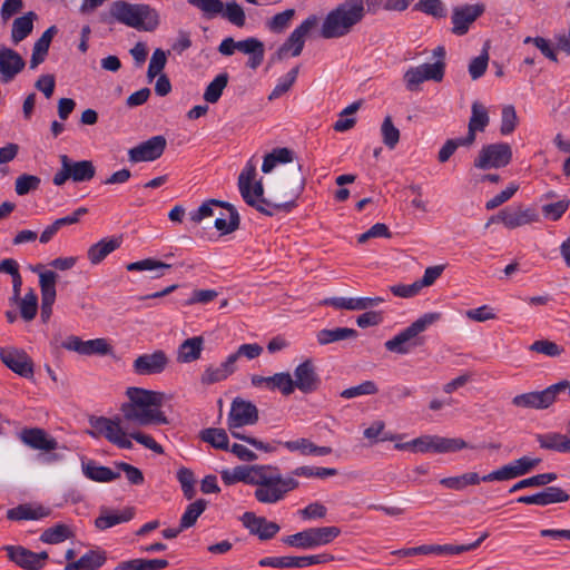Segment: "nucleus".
Returning <instances> with one entry per match:
<instances>
[{
    "label": "nucleus",
    "instance_id": "1",
    "mask_svg": "<svg viewBox=\"0 0 570 570\" xmlns=\"http://www.w3.org/2000/svg\"><path fill=\"white\" fill-rule=\"evenodd\" d=\"M127 402L120 406L124 421L137 426L168 424L169 421L160 410L165 394L157 391L131 386L126 390Z\"/></svg>",
    "mask_w": 570,
    "mask_h": 570
},
{
    "label": "nucleus",
    "instance_id": "2",
    "mask_svg": "<svg viewBox=\"0 0 570 570\" xmlns=\"http://www.w3.org/2000/svg\"><path fill=\"white\" fill-rule=\"evenodd\" d=\"M301 170L302 166L297 164L291 181L287 183L285 179L282 181L283 188H289L288 200L279 199L278 202L271 203L267 199H261V202H256L252 195V181L256 176V168L253 164H247L238 177L240 195L249 206L255 207L259 213L267 216H272L274 214L267 207H273L275 209H289L295 205V200L305 188V178L302 176Z\"/></svg>",
    "mask_w": 570,
    "mask_h": 570
},
{
    "label": "nucleus",
    "instance_id": "3",
    "mask_svg": "<svg viewBox=\"0 0 570 570\" xmlns=\"http://www.w3.org/2000/svg\"><path fill=\"white\" fill-rule=\"evenodd\" d=\"M100 20L106 23H111L115 20L142 31H154L160 23L158 12L149 4L129 3L125 0L114 1L109 7V12L102 13Z\"/></svg>",
    "mask_w": 570,
    "mask_h": 570
},
{
    "label": "nucleus",
    "instance_id": "4",
    "mask_svg": "<svg viewBox=\"0 0 570 570\" xmlns=\"http://www.w3.org/2000/svg\"><path fill=\"white\" fill-rule=\"evenodd\" d=\"M364 0H344L325 17L321 36L324 39L342 38L365 17Z\"/></svg>",
    "mask_w": 570,
    "mask_h": 570
},
{
    "label": "nucleus",
    "instance_id": "5",
    "mask_svg": "<svg viewBox=\"0 0 570 570\" xmlns=\"http://www.w3.org/2000/svg\"><path fill=\"white\" fill-rule=\"evenodd\" d=\"M440 318V313H425L393 338L386 341L384 344L385 348L393 353L407 354L413 348L422 346L424 338L420 334Z\"/></svg>",
    "mask_w": 570,
    "mask_h": 570
},
{
    "label": "nucleus",
    "instance_id": "6",
    "mask_svg": "<svg viewBox=\"0 0 570 570\" xmlns=\"http://www.w3.org/2000/svg\"><path fill=\"white\" fill-rule=\"evenodd\" d=\"M397 450H412L421 453H451L469 448L468 443L460 438H444L439 435H423L410 442L396 443Z\"/></svg>",
    "mask_w": 570,
    "mask_h": 570
},
{
    "label": "nucleus",
    "instance_id": "7",
    "mask_svg": "<svg viewBox=\"0 0 570 570\" xmlns=\"http://www.w3.org/2000/svg\"><path fill=\"white\" fill-rule=\"evenodd\" d=\"M124 417L115 416L112 419L105 416H92L89 423L92 430L88 433L94 438L104 436L110 443L120 449H132V442L127 438L125 426H122Z\"/></svg>",
    "mask_w": 570,
    "mask_h": 570
},
{
    "label": "nucleus",
    "instance_id": "8",
    "mask_svg": "<svg viewBox=\"0 0 570 570\" xmlns=\"http://www.w3.org/2000/svg\"><path fill=\"white\" fill-rule=\"evenodd\" d=\"M341 534V529L335 525L309 528L283 539L285 544L298 549H314L331 543Z\"/></svg>",
    "mask_w": 570,
    "mask_h": 570
},
{
    "label": "nucleus",
    "instance_id": "9",
    "mask_svg": "<svg viewBox=\"0 0 570 570\" xmlns=\"http://www.w3.org/2000/svg\"><path fill=\"white\" fill-rule=\"evenodd\" d=\"M318 17L311 14L299 26H297L285 40V42L273 55L272 59L281 61L288 53L293 57H298L305 45L307 35L318 24Z\"/></svg>",
    "mask_w": 570,
    "mask_h": 570
},
{
    "label": "nucleus",
    "instance_id": "10",
    "mask_svg": "<svg viewBox=\"0 0 570 570\" xmlns=\"http://www.w3.org/2000/svg\"><path fill=\"white\" fill-rule=\"evenodd\" d=\"M511 159L512 149L510 145L497 142L483 146L473 164L475 168L487 170L505 167L510 164Z\"/></svg>",
    "mask_w": 570,
    "mask_h": 570
},
{
    "label": "nucleus",
    "instance_id": "11",
    "mask_svg": "<svg viewBox=\"0 0 570 570\" xmlns=\"http://www.w3.org/2000/svg\"><path fill=\"white\" fill-rule=\"evenodd\" d=\"M541 463L540 458L521 456L482 476L483 482L507 481L525 475Z\"/></svg>",
    "mask_w": 570,
    "mask_h": 570
},
{
    "label": "nucleus",
    "instance_id": "12",
    "mask_svg": "<svg viewBox=\"0 0 570 570\" xmlns=\"http://www.w3.org/2000/svg\"><path fill=\"white\" fill-rule=\"evenodd\" d=\"M539 220V214L533 207H507L492 216L487 226L491 223L500 222L509 229H515L525 225H530Z\"/></svg>",
    "mask_w": 570,
    "mask_h": 570
},
{
    "label": "nucleus",
    "instance_id": "13",
    "mask_svg": "<svg viewBox=\"0 0 570 570\" xmlns=\"http://www.w3.org/2000/svg\"><path fill=\"white\" fill-rule=\"evenodd\" d=\"M298 487V482L292 478H283L279 473L271 479L268 484H263L255 490V498L262 503H275L285 494Z\"/></svg>",
    "mask_w": 570,
    "mask_h": 570
},
{
    "label": "nucleus",
    "instance_id": "14",
    "mask_svg": "<svg viewBox=\"0 0 570 570\" xmlns=\"http://www.w3.org/2000/svg\"><path fill=\"white\" fill-rule=\"evenodd\" d=\"M444 77V65L440 62L423 63L407 69L403 76L405 87L410 91H417L420 85L426 80L442 81Z\"/></svg>",
    "mask_w": 570,
    "mask_h": 570
},
{
    "label": "nucleus",
    "instance_id": "15",
    "mask_svg": "<svg viewBox=\"0 0 570 570\" xmlns=\"http://www.w3.org/2000/svg\"><path fill=\"white\" fill-rule=\"evenodd\" d=\"M484 3L456 6L452 9V33L455 36H464L469 32L470 27L484 13Z\"/></svg>",
    "mask_w": 570,
    "mask_h": 570
},
{
    "label": "nucleus",
    "instance_id": "16",
    "mask_svg": "<svg viewBox=\"0 0 570 570\" xmlns=\"http://www.w3.org/2000/svg\"><path fill=\"white\" fill-rule=\"evenodd\" d=\"M557 390L558 385H550L542 391L518 394L511 400V403L519 409L546 410L557 401Z\"/></svg>",
    "mask_w": 570,
    "mask_h": 570
},
{
    "label": "nucleus",
    "instance_id": "17",
    "mask_svg": "<svg viewBox=\"0 0 570 570\" xmlns=\"http://www.w3.org/2000/svg\"><path fill=\"white\" fill-rule=\"evenodd\" d=\"M334 560L328 553L304 557H266L258 561L261 567L273 568H305L314 564L326 563Z\"/></svg>",
    "mask_w": 570,
    "mask_h": 570
},
{
    "label": "nucleus",
    "instance_id": "18",
    "mask_svg": "<svg viewBox=\"0 0 570 570\" xmlns=\"http://www.w3.org/2000/svg\"><path fill=\"white\" fill-rule=\"evenodd\" d=\"M258 410L255 404L236 397L230 405L227 425L229 430H233V428L253 425L258 421Z\"/></svg>",
    "mask_w": 570,
    "mask_h": 570
},
{
    "label": "nucleus",
    "instance_id": "19",
    "mask_svg": "<svg viewBox=\"0 0 570 570\" xmlns=\"http://www.w3.org/2000/svg\"><path fill=\"white\" fill-rule=\"evenodd\" d=\"M167 140L164 136H154L148 140L130 148L128 157L131 163L154 161L165 151Z\"/></svg>",
    "mask_w": 570,
    "mask_h": 570
},
{
    "label": "nucleus",
    "instance_id": "20",
    "mask_svg": "<svg viewBox=\"0 0 570 570\" xmlns=\"http://www.w3.org/2000/svg\"><path fill=\"white\" fill-rule=\"evenodd\" d=\"M3 549L7 551L8 558L12 562L26 570H40L48 560V553L46 551L36 553L21 546H6Z\"/></svg>",
    "mask_w": 570,
    "mask_h": 570
},
{
    "label": "nucleus",
    "instance_id": "21",
    "mask_svg": "<svg viewBox=\"0 0 570 570\" xmlns=\"http://www.w3.org/2000/svg\"><path fill=\"white\" fill-rule=\"evenodd\" d=\"M169 357L163 350L142 354L135 358L132 370L137 375H155L163 373L169 365Z\"/></svg>",
    "mask_w": 570,
    "mask_h": 570
},
{
    "label": "nucleus",
    "instance_id": "22",
    "mask_svg": "<svg viewBox=\"0 0 570 570\" xmlns=\"http://www.w3.org/2000/svg\"><path fill=\"white\" fill-rule=\"evenodd\" d=\"M0 360L18 375L32 377L33 362L23 350L13 347L0 348Z\"/></svg>",
    "mask_w": 570,
    "mask_h": 570
},
{
    "label": "nucleus",
    "instance_id": "23",
    "mask_svg": "<svg viewBox=\"0 0 570 570\" xmlns=\"http://www.w3.org/2000/svg\"><path fill=\"white\" fill-rule=\"evenodd\" d=\"M293 379L294 387L298 389L303 393L315 392L321 384V379L316 372L314 362L308 358L296 366Z\"/></svg>",
    "mask_w": 570,
    "mask_h": 570
},
{
    "label": "nucleus",
    "instance_id": "24",
    "mask_svg": "<svg viewBox=\"0 0 570 570\" xmlns=\"http://www.w3.org/2000/svg\"><path fill=\"white\" fill-rule=\"evenodd\" d=\"M26 66L23 58L13 49L0 46V75L2 82L11 81Z\"/></svg>",
    "mask_w": 570,
    "mask_h": 570
},
{
    "label": "nucleus",
    "instance_id": "25",
    "mask_svg": "<svg viewBox=\"0 0 570 570\" xmlns=\"http://www.w3.org/2000/svg\"><path fill=\"white\" fill-rule=\"evenodd\" d=\"M20 440L33 450L50 452L58 449L57 440L40 428L23 429L20 432Z\"/></svg>",
    "mask_w": 570,
    "mask_h": 570
},
{
    "label": "nucleus",
    "instance_id": "26",
    "mask_svg": "<svg viewBox=\"0 0 570 570\" xmlns=\"http://www.w3.org/2000/svg\"><path fill=\"white\" fill-rule=\"evenodd\" d=\"M385 302L384 297H331L323 301V304L333 306L335 308H344L348 311H365L371 307L377 306Z\"/></svg>",
    "mask_w": 570,
    "mask_h": 570
},
{
    "label": "nucleus",
    "instance_id": "27",
    "mask_svg": "<svg viewBox=\"0 0 570 570\" xmlns=\"http://www.w3.org/2000/svg\"><path fill=\"white\" fill-rule=\"evenodd\" d=\"M490 118L485 106L479 101H474L471 107V117L468 125V135L464 137L465 142L473 145L475 141V132L484 131L489 125Z\"/></svg>",
    "mask_w": 570,
    "mask_h": 570
},
{
    "label": "nucleus",
    "instance_id": "28",
    "mask_svg": "<svg viewBox=\"0 0 570 570\" xmlns=\"http://www.w3.org/2000/svg\"><path fill=\"white\" fill-rule=\"evenodd\" d=\"M203 350V336L189 337L179 345L176 360L181 364L195 362L200 358Z\"/></svg>",
    "mask_w": 570,
    "mask_h": 570
},
{
    "label": "nucleus",
    "instance_id": "29",
    "mask_svg": "<svg viewBox=\"0 0 570 570\" xmlns=\"http://www.w3.org/2000/svg\"><path fill=\"white\" fill-rule=\"evenodd\" d=\"M121 237L102 238L91 245L87 250V257L92 265L101 263L110 253L119 248Z\"/></svg>",
    "mask_w": 570,
    "mask_h": 570
},
{
    "label": "nucleus",
    "instance_id": "30",
    "mask_svg": "<svg viewBox=\"0 0 570 570\" xmlns=\"http://www.w3.org/2000/svg\"><path fill=\"white\" fill-rule=\"evenodd\" d=\"M50 514V509L42 505L20 504L7 511V518L12 521L39 520Z\"/></svg>",
    "mask_w": 570,
    "mask_h": 570
},
{
    "label": "nucleus",
    "instance_id": "31",
    "mask_svg": "<svg viewBox=\"0 0 570 570\" xmlns=\"http://www.w3.org/2000/svg\"><path fill=\"white\" fill-rule=\"evenodd\" d=\"M107 557L104 551L89 550L77 561L66 564L65 570H97L104 566Z\"/></svg>",
    "mask_w": 570,
    "mask_h": 570
},
{
    "label": "nucleus",
    "instance_id": "32",
    "mask_svg": "<svg viewBox=\"0 0 570 570\" xmlns=\"http://www.w3.org/2000/svg\"><path fill=\"white\" fill-rule=\"evenodd\" d=\"M235 370V356H228L219 366H208L202 375V383L214 384L220 382L233 374Z\"/></svg>",
    "mask_w": 570,
    "mask_h": 570
},
{
    "label": "nucleus",
    "instance_id": "33",
    "mask_svg": "<svg viewBox=\"0 0 570 570\" xmlns=\"http://www.w3.org/2000/svg\"><path fill=\"white\" fill-rule=\"evenodd\" d=\"M277 444H283L291 452L298 451L302 455H327L332 452L330 446H318L305 438L286 442L277 441Z\"/></svg>",
    "mask_w": 570,
    "mask_h": 570
},
{
    "label": "nucleus",
    "instance_id": "34",
    "mask_svg": "<svg viewBox=\"0 0 570 570\" xmlns=\"http://www.w3.org/2000/svg\"><path fill=\"white\" fill-rule=\"evenodd\" d=\"M35 20H37V14L33 11H29L13 20L11 29V41L13 45H18L32 32Z\"/></svg>",
    "mask_w": 570,
    "mask_h": 570
},
{
    "label": "nucleus",
    "instance_id": "35",
    "mask_svg": "<svg viewBox=\"0 0 570 570\" xmlns=\"http://www.w3.org/2000/svg\"><path fill=\"white\" fill-rule=\"evenodd\" d=\"M135 515L134 508H126L121 512L104 511L95 521V524L100 530H106L116 524L130 521Z\"/></svg>",
    "mask_w": 570,
    "mask_h": 570
},
{
    "label": "nucleus",
    "instance_id": "36",
    "mask_svg": "<svg viewBox=\"0 0 570 570\" xmlns=\"http://www.w3.org/2000/svg\"><path fill=\"white\" fill-rule=\"evenodd\" d=\"M358 335L357 331L348 327H336L332 330H322L316 334L317 342L321 345L330 343L356 338Z\"/></svg>",
    "mask_w": 570,
    "mask_h": 570
},
{
    "label": "nucleus",
    "instance_id": "37",
    "mask_svg": "<svg viewBox=\"0 0 570 570\" xmlns=\"http://www.w3.org/2000/svg\"><path fill=\"white\" fill-rule=\"evenodd\" d=\"M246 472H248L247 483L259 488L263 484H268L271 479L278 473V470L276 466L272 465H250L247 466Z\"/></svg>",
    "mask_w": 570,
    "mask_h": 570
},
{
    "label": "nucleus",
    "instance_id": "38",
    "mask_svg": "<svg viewBox=\"0 0 570 570\" xmlns=\"http://www.w3.org/2000/svg\"><path fill=\"white\" fill-rule=\"evenodd\" d=\"M168 567L165 559H132L118 563L114 570H161Z\"/></svg>",
    "mask_w": 570,
    "mask_h": 570
},
{
    "label": "nucleus",
    "instance_id": "39",
    "mask_svg": "<svg viewBox=\"0 0 570 570\" xmlns=\"http://www.w3.org/2000/svg\"><path fill=\"white\" fill-rule=\"evenodd\" d=\"M73 537L71 528L63 523H58L51 528L46 529L40 540L47 544H58Z\"/></svg>",
    "mask_w": 570,
    "mask_h": 570
},
{
    "label": "nucleus",
    "instance_id": "40",
    "mask_svg": "<svg viewBox=\"0 0 570 570\" xmlns=\"http://www.w3.org/2000/svg\"><path fill=\"white\" fill-rule=\"evenodd\" d=\"M482 480L476 472H466L462 475L443 478L440 480V483L448 489L462 491L468 485H476Z\"/></svg>",
    "mask_w": 570,
    "mask_h": 570
},
{
    "label": "nucleus",
    "instance_id": "41",
    "mask_svg": "<svg viewBox=\"0 0 570 570\" xmlns=\"http://www.w3.org/2000/svg\"><path fill=\"white\" fill-rule=\"evenodd\" d=\"M71 179L76 183L88 181L95 177L96 168L90 160L72 161L69 158Z\"/></svg>",
    "mask_w": 570,
    "mask_h": 570
},
{
    "label": "nucleus",
    "instance_id": "42",
    "mask_svg": "<svg viewBox=\"0 0 570 570\" xmlns=\"http://www.w3.org/2000/svg\"><path fill=\"white\" fill-rule=\"evenodd\" d=\"M171 265L163 263L154 258H145L138 262L127 264L126 268L129 272L155 271L154 278H159L165 275V269H169Z\"/></svg>",
    "mask_w": 570,
    "mask_h": 570
},
{
    "label": "nucleus",
    "instance_id": "43",
    "mask_svg": "<svg viewBox=\"0 0 570 570\" xmlns=\"http://www.w3.org/2000/svg\"><path fill=\"white\" fill-rule=\"evenodd\" d=\"M83 472L88 479L97 482H110L120 476L119 472H115L110 468L95 465L92 463H88L83 468Z\"/></svg>",
    "mask_w": 570,
    "mask_h": 570
},
{
    "label": "nucleus",
    "instance_id": "44",
    "mask_svg": "<svg viewBox=\"0 0 570 570\" xmlns=\"http://www.w3.org/2000/svg\"><path fill=\"white\" fill-rule=\"evenodd\" d=\"M228 83V75L226 72L219 73L213 81L206 87L204 92V99L209 104H215L219 100L224 89Z\"/></svg>",
    "mask_w": 570,
    "mask_h": 570
},
{
    "label": "nucleus",
    "instance_id": "45",
    "mask_svg": "<svg viewBox=\"0 0 570 570\" xmlns=\"http://www.w3.org/2000/svg\"><path fill=\"white\" fill-rule=\"evenodd\" d=\"M200 439L212 446L228 450V435L224 429L208 428L200 432Z\"/></svg>",
    "mask_w": 570,
    "mask_h": 570
},
{
    "label": "nucleus",
    "instance_id": "46",
    "mask_svg": "<svg viewBox=\"0 0 570 570\" xmlns=\"http://www.w3.org/2000/svg\"><path fill=\"white\" fill-rule=\"evenodd\" d=\"M223 208H226L228 210L229 218L228 220L223 217L216 218L215 227L222 234L226 235L235 232L239 227L240 218L236 208L232 204L227 203Z\"/></svg>",
    "mask_w": 570,
    "mask_h": 570
},
{
    "label": "nucleus",
    "instance_id": "47",
    "mask_svg": "<svg viewBox=\"0 0 570 570\" xmlns=\"http://www.w3.org/2000/svg\"><path fill=\"white\" fill-rule=\"evenodd\" d=\"M206 507L207 501L204 499H198L190 503L180 518V529H188L193 527L199 515L205 511Z\"/></svg>",
    "mask_w": 570,
    "mask_h": 570
},
{
    "label": "nucleus",
    "instance_id": "48",
    "mask_svg": "<svg viewBox=\"0 0 570 570\" xmlns=\"http://www.w3.org/2000/svg\"><path fill=\"white\" fill-rule=\"evenodd\" d=\"M567 435L560 433L538 434L537 441L540 448L566 453Z\"/></svg>",
    "mask_w": 570,
    "mask_h": 570
},
{
    "label": "nucleus",
    "instance_id": "49",
    "mask_svg": "<svg viewBox=\"0 0 570 570\" xmlns=\"http://www.w3.org/2000/svg\"><path fill=\"white\" fill-rule=\"evenodd\" d=\"M381 135L383 144L390 148L394 149L400 140V130L394 126L392 121V117L387 115L382 125H381Z\"/></svg>",
    "mask_w": 570,
    "mask_h": 570
},
{
    "label": "nucleus",
    "instance_id": "50",
    "mask_svg": "<svg viewBox=\"0 0 570 570\" xmlns=\"http://www.w3.org/2000/svg\"><path fill=\"white\" fill-rule=\"evenodd\" d=\"M294 16V9H286L285 11L279 12L275 14L272 19H269L266 22V26L269 29V31L274 33H282L288 28Z\"/></svg>",
    "mask_w": 570,
    "mask_h": 570
},
{
    "label": "nucleus",
    "instance_id": "51",
    "mask_svg": "<svg viewBox=\"0 0 570 570\" xmlns=\"http://www.w3.org/2000/svg\"><path fill=\"white\" fill-rule=\"evenodd\" d=\"M298 71L299 68L296 66L289 70L285 77L281 78L273 91L269 94L268 99L274 100L286 94L296 81Z\"/></svg>",
    "mask_w": 570,
    "mask_h": 570
},
{
    "label": "nucleus",
    "instance_id": "52",
    "mask_svg": "<svg viewBox=\"0 0 570 570\" xmlns=\"http://www.w3.org/2000/svg\"><path fill=\"white\" fill-rule=\"evenodd\" d=\"M20 314L21 317L29 322L32 321L36 317L37 309H38V296L37 294L31 289L28 292L24 297L20 301Z\"/></svg>",
    "mask_w": 570,
    "mask_h": 570
},
{
    "label": "nucleus",
    "instance_id": "53",
    "mask_svg": "<svg viewBox=\"0 0 570 570\" xmlns=\"http://www.w3.org/2000/svg\"><path fill=\"white\" fill-rule=\"evenodd\" d=\"M40 178L35 175L23 174L17 177L14 190L19 196H24L40 186Z\"/></svg>",
    "mask_w": 570,
    "mask_h": 570
},
{
    "label": "nucleus",
    "instance_id": "54",
    "mask_svg": "<svg viewBox=\"0 0 570 570\" xmlns=\"http://www.w3.org/2000/svg\"><path fill=\"white\" fill-rule=\"evenodd\" d=\"M529 350L539 354H543L550 357L560 356L563 353V347L549 340L534 341Z\"/></svg>",
    "mask_w": 570,
    "mask_h": 570
},
{
    "label": "nucleus",
    "instance_id": "55",
    "mask_svg": "<svg viewBox=\"0 0 570 570\" xmlns=\"http://www.w3.org/2000/svg\"><path fill=\"white\" fill-rule=\"evenodd\" d=\"M227 203L218 199H208L204 202L198 209L191 212L190 220L194 223H200L203 219L212 217L214 215V207H224Z\"/></svg>",
    "mask_w": 570,
    "mask_h": 570
},
{
    "label": "nucleus",
    "instance_id": "56",
    "mask_svg": "<svg viewBox=\"0 0 570 570\" xmlns=\"http://www.w3.org/2000/svg\"><path fill=\"white\" fill-rule=\"evenodd\" d=\"M224 18H226L230 23L236 27H244L246 21V16L244 9L235 1L227 2L225 6V10L220 12Z\"/></svg>",
    "mask_w": 570,
    "mask_h": 570
},
{
    "label": "nucleus",
    "instance_id": "57",
    "mask_svg": "<svg viewBox=\"0 0 570 570\" xmlns=\"http://www.w3.org/2000/svg\"><path fill=\"white\" fill-rule=\"evenodd\" d=\"M443 554L442 544H423L413 548H405L392 552L399 557H412L417 554Z\"/></svg>",
    "mask_w": 570,
    "mask_h": 570
},
{
    "label": "nucleus",
    "instance_id": "58",
    "mask_svg": "<svg viewBox=\"0 0 570 570\" xmlns=\"http://www.w3.org/2000/svg\"><path fill=\"white\" fill-rule=\"evenodd\" d=\"M541 505L567 502L570 495L559 487H548L540 492Z\"/></svg>",
    "mask_w": 570,
    "mask_h": 570
},
{
    "label": "nucleus",
    "instance_id": "59",
    "mask_svg": "<svg viewBox=\"0 0 570 570\" xmlns=\"http://www.w3.org/2000/svg\"><path fill=\"white\" fill-rule=\"evenodd\" d=\"M379 389L373 381H364L360 385L345 389L341 392V397L353 399L361 395H372L377 393Z\"/></svg>",
    "mask_w": 570,
    "mask_h": 570
},
{
    "label": "nucleus",
    "instance_id": "60",
    "mask_svg": "<svg viewBox=\"0 0 570 570\" xmlns=\"http://www.w3.org/2000/svg\"><path fill=\"white\" fill-rule=\"evenodd\" d=\"M167 62L166 52L163 49H156L149 61L147 77L151 81L158 75H161V70L165 68Z\"/></svg>",
    "mask_w": 570,
    "mask_h": 570
},
{
    "label": "nucleus",
    "instance_id": "61",
    "mask_svg": "<svg viewBox=\"0 0 570 570\" xmlns=\"http://www.w3.org/2000/svg\"><path fill=\"white\" fill-rule=\"evenodd\" d=\"M415 9L434 18H444L446 10L441 0H420L415 4Z\"/></svg>",
    "mask_w": 570,
    "mask_h": 570
},
{
    "label": "nucleus",
    "instance_id": "62",
    "mask_svg": "<svg viewBox=\"0 0 570 570\" xmlns=\"http://www.w3.org/2000/svg\"><path fill=\"white\" fill-rule=\"evenodd\" d=\"M111 352L112 347L105 338L85 341L83 355H108Z\"/></svg>",
    "mask_w": 570,
    "mask_h": 570
},
{
    "label": "nucleus",
    "instance_id": "63",
    "mask_svg": "<svg viewBox=\"0 0 570 570\" xmlns=\"http://www.w3.org/2000/svg\"><path fill=\"white\" fill-rule=\"evenodd\" d=\"M271 390H279L284 395H289L294 392V382L289 373L281 372L272 376Z\"/></svg>",
    "mask_w": 570,
    "mask_h": 570
},
{
    "label": "nucleus",
    "instance_id": "64",
    "mask_svg": "<svg viewBox=\"0 0 570 570\" xmlns=\"http://www.w3.org/2000/svg\"><path fill=\"white\" fill-rule=\"evenodd\" d=\"M489 63V53L487 49L482 53L471 60L469 63V75L473 80L481 78L487 71Z\"/></svg>",
    "mask_w": 570,
    "mask_h": 570
}]
</instances>
